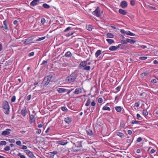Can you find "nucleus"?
Listing matches in <instances>:
<instances>
[{"label":"nucleus","instance_id":"1","mask_svg":"<svg viewBox=\"0 0 158 158\" xmlns=\"http://www.w3.org/2000/svg\"><path fill=\"white\" fill-rule=\"evenodd\" d=\"M77 70L75 71L69 76L66 79V81L68 82L71 83L75 81L77 76Z\"/></svg>","mask_w":158,"mask_h":158},{"label":"nucleus","instance_id":"2","mask_svg":"<svg viewBox=\"0 0 158 158\" xmlns=\"http://www.w3.org/2000/svg\"><path fill=\"white\" fill-rule=\"evenodd\" d=\"M2 107L3 109L6 110L5 113L7 114H9L10 113V107L8 102L6 101H5L3 102L2 105Z\"/></svg>","mask_w":158,"mask_h":158},{"label":"nucleus","instance_id":"3","mask_svg":"<svg viewBox=\"0 0 158 158\" xmlns=\"http://www.w3.org/2000/svg\"><path fill=\"white\" fill-rule=\"evenodd\" d=\"M74 29L73 28L71 27H68L64 30V32L68 33L65 35L68 37L73 35L75 33V31H73Z\"/></svg>","mask_w":158,"mask_h":158},{"label":"nucleus","instance_id":"4","mask_svg":"<svg viewBox=\"0 0 158 158\" xmlns=\"http://www.w3.org/2000/svg\"><path fill=\"white\" fill-rule=\"evenodd\" d=\"M92 14L97 17H99L101 14L100 8L98 7L95 10L92 12Z\"/></svg>","mask_w":158,"mask_h":158},{"label":"nucleus","instance_id":"5","mask_svg":"<svg viewBox=\"0 0 158 158\" xmlns=\"http://www.w3.org/2000/svg\"><path fill=\"white\" fill-rule=\"evenodd\" d=\"M24 152L30 158H34L35 157L34 156L33 153L29 150H25Z\"/></svg>","mask_w":158,"mask_h":158},{"label":"nucleus","instance_id":"6","mask_svg":"<svg viewBox=\"0 0 158 158\" xmlns=\"http://www.w3.org/2000/svg\"><path fill=\"white\" fill-rule=\"evenodd\" d=\"M120 32L121 33L126 34L127 35H130L131 36H134L135 35V34L132 32H131L130 31H128V32H127L125 31L123 29H121L120 30Z\"/></svg>","mask_w":158,"mask_h":158},{"label":"nucleus","instance_id":"7","mask_svg":"<svg viewBox=\"0 0 158 158\" xmlns=\"http://www.w3.org/2000/svg\"><path fill=\"white\" fill-rule=\"evenodd\" d=\"M11 131V130L10 129H7L5 131H2L1 134L2 135L6 136L10 134V131Z\"/></svg>","mask_w":158,"mask_h":158},{"label":"nucleus","instance_id":"8","mask_svg":"<svg viewBox=\"0 0 158 158\" xmlns=\"http://www.w3.org/2000/svg\"><path fill=\"white\" fill-rule=\"evenodd\" d=\"M48 79L47 78H46L44 77L42 83V85H43L44 86H46L49 83L48 81Z\"/></svg>","mask_w":158,"mask_h":158},{"label":"nucleus","instance_id":"9","mask_svg":"<svg viewBox=\"0 0 158 158\" xmlns=\"http://www.w3.org/2000/svg\"><path fill=\"white\" fill-rule=\"evenodd\" d=\"M120 6L122 8H125L127 6V2L126 1H123L121 2Z\"/></svg>","mask_w":158,"mask_h":158},{"label":"nucleus","instance_id":"10","mask_svg":"<svg viewBox=\"0 0 158 158\" xmlns=\"http://www.w3.org/2000/svg\"><path fill=\"white\" fill-rule=\"evenodd\" d=\"M27 111L26 109L25 108H24L21 111V114L23 116V117H24L26 116L27 114Z\"/></svg>","mask_w":158,"mask_h":158},{"label":"nucleus","instance_id":"11","mask_svg":"<svg viewBox=\"0 0 158 158\" xmlns=\"http://www.w3.org/2000/svg\"><path fill=\"white\" fill-rule=\"evenodd\" d=\"M33 40V38H28L26 39L25 41L24 42V44L25 45H27L29 44L30 42Z\"/></svg>","mask_w":158,"mask_h":158},{"label":"nucleus","instance_id":"12","mask_svg":"<svg viewBox=\"0 0 158 158\" xmlns=\"http://www.w3.org/2000/svg\"><path fill=\"white\" fill-rule=\"evenodd\" d=\"M82 141H79L76 143H74V144L75 145V146L77 148H80L82 147Z\"/></svg>","mask_w":158,"mask_h":158},{"label":"nucleus","instance_id":"13","mask_svg":"<svg viewBox=\"0 0 158 158\" xmlns=\"http://www.w3.org/2000/svg\"><path fill=\"white\" fill-rule=\"evenodd\" d=\"M65 122L68 124H69L72 122V118L70 117H67L64 118Z\"/></svg>","mask_w":158,"mask_h":158},{"label":"nucleus","instance_id":"14","mask_svg":"<svg viewBox=\"0 0 158 158\" xmlns=\"http://www.w3.org/2000/svg\"><path fill=\"white\" fill-rule=\"evenodd\" d=\"M35 121V116L33 115H31L30 116V122L31 124L33 122Z\"/></svg>","mask_w":158,"mask_h":158},{"label":"nucleus","instance_id":"15","mask_svg":"<svg viewBox=\"0 0 158 158\" xmlns=\"http://www.w3.org/2000/svg\"><path fill=\"white\" fill-rule=\"evenodd\" d=\"M39 0H34L30 3V5L31 6H34L37 4V2H39Z\"/></svg>","mask_w":158,"mask_h":158},{"label":"nucleus","instance_id":"16","mask_svg":"<svg viewBox=\"0 0 158 158\" xmlns=\"http://www.w3.org/2000/svg\"><path fill=\"white\" fill-rule=\"evenodd\" d=\"M81 88H77L75 89L74 93L75 94H78L81 93Z\"/></svg>","mask_w":158,"mask_h":158},{"label":"nucleus","instance_id":"17","mask_svg":"<svg viewBox=\"0 0 158 158\" xmlns=\"http://www.w3.org/2000/svg\"><path fill=\"white\" fill-rule=\"evenodd\" d=\"M67 90V89L62 88H58L57 89V91L59 93L64 92H66Z\"/></svg>","mask_w":158,"mask_h":158},{"label":"nucleus","instance_id":"18","mask_svg":"<svg viewBox=\"0 0 158 158\" xmlns=\"http://www.w3.org/2000/svg\"><path fill=\"white\" fill-rule=\"evenodd\" d=\"M118 12L119 13L123 15H125L127 13V12L126 11L121 9H120L119 10Z\"/></svg>","mask_w":158,"mask_h":158},{"label":"nucleus","instance_id":"19","mask_svg":"<svg viewBox=\"0 0 158 158\" xmlns=\"http://www.w3.org/2000/svg\"><path fill=\"white\" fill-rule=\"evenodd\" d=\"M79 151V150L76 149L75 147H72L71 148L69 149V152H70V151H72L73 152H77Z\"/></svg>","mask_w":158,"mask_h":158},{"label":"nucleus","instance_id":"20","mask_svg":"<svg viewBox=\"0 0 158 158\" xmlns=\"http://www.w3.org/2000/svg\"><path fill=\"white\" fill-rule=\"evenodd\" d=\"M101 54V51L99 50L96 51L95 53V56L97 58Z\"/></svg>","mask_w":158,"mask_h":158},{"label":"nucleus","instance_id":"21","mask_svg":"<svg viewBox=\"0 0 158 158\" xmlns=\"http://www.w3.org/2000/svg\"><path fill=\"white\" fill-rule=\"evenodd\" d=\"M72 56L71 52L70 51H68L65 54V56L67 57H70Z\"/></svg>","mask_w":158,"mask_h":158},{"label":"nucleus","instance_id":"22","mask_svg":"<svg viewBox=\"0 0 158 158\" xmlns=\"http://www.w3.org/2000/svg\"><path fill=\"white\" fill-rule=\"evenodd\" d=\"M86 65L85 64L84 62V61H81L80 64H79V69H81V67H85L86 66Z\"/></svg>","mask_w":158,"mask_h":158},{"label":"nucleus","instance_id":"23","mask_svg":"<svg viewBox=\"0 0 158 158\" xmlns=\"http://www.w3.org/2000/svg\"><path fill=\"white\" fill-rule=\"evenodd\" d=\"M106 40L107 41L108 43L110 44L114 43V40L112 39H106Z\"/></svg>","mask_w":158,"mask_h":158},{"label":"nucleus","instance_id":"24","mask_svg":"<svg viewBox=\"0 0 158 158\" xmlns=\"http://www.w3.org/2000/svg\"><path fill=\"white\" fill-rule=\"evenodd\" d=\"M117 48L116 47V46H110L109 48V49L110 51H114L116 50Z\"/></svg>","mask_w":158,"mask_h":158},{"label":"nucleus","instance_id":"25","mask_svg":"<svg viewBox=\"0 0 158 158\" xmlns=\"http://www.w3.org/2000/svg\"><path fill=\"white\" fill-rule=\"evenodd\" d=\"M115 109L118 112H120L122 110V107L120 106H116Z\"/></svg>","mask_w":158,"mask_h":158},{"label":"nucleus","instance_id":"26","mask_svg":"<svg viewBox=\"0 0 158 158\" xmlns=\"http://www.w3.org/2000/svg\"><path fill=\"white\" fill-rule=\"evenodd\" d=\"M117 135L121 138H123L125 136L124 134L123 133L121 132H117Z\"/></svg>","mask_w":158,"mask_h":158},{"label":"nucleus","instance_id":"27","mask_svg":"<svg viewBox=\"0 0 158 158\" xmlns=\"http://www.w3.org/2000/svg\"><path fill=\"white\" fill-rule=\"evenodd\" d=\"M86 131L88 135H91L94 134V133L93 132V131L90 129H89L88 130Z\"/></svg>","mask_w":158,"mask_h":158},{"label":"nucleus","instance_id":"28","mask_svg":"<svg viewBox=\"0 0 158 158\" xmlns=\"http://www.w3.org/2000/svg\"><path fill=\"white\" fill-rule=\"evenodd\" d=\"M86 28L89 31H91L93 27L92 25H89L88 26H86Z\"/></svg>","mask_w":158,"mask_h":158},{"label":"nucleus","instance_id":"29","mask_svg":"<svg viewBox=\"0 0 158 158\" xmlns=\"http://www.w3.org/2000/svg\"><path fill=\"white\" fill-rule=\"evenodd\" d=\"M61 110L64 112H67L68 111V109L65 106H62L61 107Z\"/></svg>","mask_w":158,"mask_h":158},{"label":"nucleus","instance_id":"30","mask_svg":"<svg viewBox=\"0 0 158 158\" xmlns=\"http://www.w3.org/2000/svg\"><path fill=\"white\" fill-rule=\"evenodd\" d=\"M107 37L110 38H113L114 35L113 34L111 33H108L106 35Z\"/></svg>","mask_w":158,"mask_h":158},{"label":"nucleus","instance_id":"31","mask_svg":"<svg viewBox=\"0 0 158 158\" xmlns=\"http://www.w3.org/2000/svg\"><path fill=\"white\" fill-rule=\"evenodd\" d=\"M52 77V75H50L46 77H45V78H47L48 79V81L49 82V83Z\"/></svg>","mask_w":158,"mask_h":158},{"label":"nucleus","instance_id":"32","mask_svg":"<svg viewBox=\"0 0 158 158\" xmlns=\"http://www.w3.org/2000/svg\"><path fill=\"white\" fill-rule=\"evenodd\" d=\"M102 110H107L110 111V107L106 106H105L102 108Z\"/></svg>","mask_w":158,"mask_h":158},{"label":"nucleus","instance_id":"33","mask_svg":"<svg viewBox=\"0 0 158 158\" xmlns=\"http://www.w3.org/2000/svg\"><path fill=\"white\" fill-rule=\"evenodd\" d=\"M91 103V100L90 98H89L87 101L86 103L85 104V106H88Z\"/></svg>","mask_w":158,"mask_h":158},{"label":"nucleus","instance_id":"34","mask_svg":"<svg viewBox=\"0 0 158 158\" xmlns=\"http://www.w3.org/2000/svg\"><path fill=\"white\" fill-rule=\"evenodd\" d=\"M43 6L45 8L48 9L50 8V6L46 3L44 4L43 5Z\"/></svg>","mask_w":158,"mask_h":158},{"label":"nucleus","instance_id":"35","mask_svg":"<svg viewBox=\"0 0 158 158\" xmlns=\"http://www.w3.org/2000/svg\"><path fill=\"white\" fill-rule=\"evenodd\" d=\"M143 114L144 115L146 116L148 115V113L146 110H143Z\"/></svg>","mask_w":158,"mask_h":158},{"label":"nucleus","instance_id":"36","mask_svg":"<svg viewBox=\"0 0 158 158\" xmlns=\"http://www.w3.org/2000/svg\"><path fill=\"white\" fill-rule=\"evenodd\" d=\"M3 23H4V25L5 26V27H4L5 28L6 30H8V27H7V22H6V20H5L4 21Z\"/></svg>","mask_w":158,"mask_h":158},{"label":"nucleus","instance_id":"37","mask_svg":"<svg viewBox=\"0 0 158 158\" xmlns=\"http://www.w3.org/2000/svg\"><path fill=\"white\" fill-rule=\"evenodd\" d=\"M17 155L20 156V158H26V157L24 155H22L21 153L20 152Z\"/></svg>","mask_w":158,"mask_h":158},{"label":"nucleus","instance_id":"38","mask_svg":"<svg viewBox=\"0 0 158 158\" xmlns=\"http://www.w3.org/2000/svg\"><path fill=\"white\" fill-rule=\"evenodd\" d=\"M7 143L5 141H2L0 142V146L2 145H5Z\"/></svg>","mask_w":158,"mask_h":158},{"label":"nucleus","instance_id":"39","mask_svg":"<svg viewBox=\"0 0 158 158\" xmlns=\"http://www.w3.org/2000/svg\"><path fill=\"white\" fill-rule=\"evenodd\" d=\"M90 69V66H86V65L84 67V69L86 70H89Z\"/></svg>","mask_w":158,"mask_h":158},{"label":"nucleus","instance_id":"40","mask_svg":"<svg viewBox=\"0 0 158 158\" xmlns=\"http://www.w3.org/2000/svg\"><path fill=\"white\" fill-rule=\"evenodd\" d=\"M10 148L8 146H6L4 148V150L6 151H8L10 150Z\"/></svg>","mask_w":158,"mask_h":158},{"label":"nucleus","instance_id":"41","mask_svg":"<svg viewBox=\"0 0 158 158\" xmlns=\"http://www.w3.org/2000/svg\"><path fill=\"white\" fill-rule=\"evenodd\" d=\"M147 57L146 56H141L139 58V59L141 60H144L147 59Z\"/></svg>","mask_w":158,"mask_h":158},{"label":"nucleus","instance_id":"42","mask_svg":"<svg viewBox=\"0 0 158 158\" xmlns=\"http://www.w3.org/2000/svg\"><path fill=\"white\" fill-rule=\"evenodd\" d=\"M140 122L139 121H137L136 120H133L132 121L131 123L133 124L139 123Z\"/></svg>","mask_w":158,"mask_h":158},{"label":"nucleus","instance_id":"43","mask_svg":"<svg viewBox=\"0 0 158 158\" xmlns=\"http://www.w3.org/2000/svg\"><path fill=\"white\" fill-rule=\"evenodd\" d=\"M16 100V97L15 96H13L12 97L11 99V101L12 102H15Z\"/></svg>","mask_w":158,"mask_h":158},{"label":"nucleus","instance_id":"44","mask_svg":"<svg viewBox=\"0 0 158 158\" xmlns=\"http://www.w3.org/2000/svg\"><path fill=\"white\" fill-rule=\"evenodd\" d=\"M60 144L62 145H64L66 144L67 143V142H64V141H60Z\"/></svg>","mask_w":158,"mask_h":158},{"label":"nucleus","instance_id":"45","mask_svg":"<svg viewBox=\"0 0 158 158\" xmlns=\"http://www.w3.org/2000/svg\"><path fill=\"white\" fill-rule=\"evenodd\" d=\"M8 140L10 143H14L15 142V140L14 139H9Z\"/></svg>","mask_w":158,"mask_h":158},{"label":"nucleus","instance_id":"46","mask_svg":"<svg viewBox=\"0 0 158 158\" xmlns=\"http://www.w3.org/2000/svg\"><path fill=\"white\" fill-rule=\"evenodd\" d=\"M41 22L43 24H44L45 22V19L44 18H42L41 20Z\"/></svg>","mask_w":158,"mask_h":158},{"label":"nucleus","instance_id":"47","mask_svg":"<svg viewBox=\"0 0 158 158\" xmlns=\"http://www.w3.org/2000/svg\"><path fill=\"white\" fill-rule=\"evenodd\" d=\"M148 74V73L147 72H144L141 74L142 76L143 77L146 76Z\"/></svg>","mask_w":158,"mask_h":158},{"label":"nucleus","instance_id":"48","mask_svg":"<svg viewBox=\"0 0 158 158\" xmlns=\"http://www.w3.org/2000/svg\"><path fill=\"white\" fill-rule=\"evenodd\" d=\"M45 37H42L41 38H39L36 40V41H40L44 39H45Z\"/></svg>","mask_w":158,"mask_h":158},{"label":"nucleus","instance_id":"49","mask_svg":"<svg viewBox=\"0 0 158 158\" xmlns=\"http://www.w3.org/2000/svg\"><path fill=\"white\" fill-rule=\"evenodd\" d=\"M16 144L19 146L21 145V143L20 141H18L16 142Z\"/></svg>","mask_w":158,"mask_h":158},{"label":"nucleus","instance_id":"50","mask_svg":"<svg viewBox=\"0 0 158 158\" xmlns=\"http://www.w3.org/2000/svg\"><path fill=\"white\" fill-rule=\"evenodd\" d=\"M131 4L132 6H134L135 5V2L134 0H132L131 1Z\"/></svg>","mask_w":158,"mask_h":158},{"label":"nucleus","instance_id":"51","mask_svg":"<svg viewBox=\"0 0 158 158\" xmlns=\"http://www.w3.org/2000/svg\"><path fill=\"white\" fill-rule=\"evenodd\" d=\"M31 95H29L27 97L26 99L27 101H29L31 99Z\"/></svg>","mask_w":158,"mask_h":158},{"label":"nucleus","instance_id":"52","mask_svg":"<svg viewBox=\"0 0 158 158\" xmlns=\"http://www.w3.org/2000/svg\"><path fill=\"white\" fill-rule=\"evenodd\" d=\"M139 102H136L135 103V106L137 107H138L139 106Z\"/></svg>","mask_w":158,"mask_h":158},{"label":"nucleus","instance_id":"53","mask_svg":"<svg viewBox=\"0 0 158 158\" xmlns=\"http://www.w3.org/2000/svg\"><path fill=\"white\" fill-rule=\"evenodd\" d=\"M34 54V53L33 52H31L29 53L28 55L29 56H33Z\"/></svg>","mask_w":158,"mask_h":158},{"label":"nucleus","instance_id":"54","mask_svg":"<svg viewBox=\"0 0 158 158\" xmlns=\"http://www.w3.org/2000/svg\"><path fill=\"white\" fill-rule=\"evenodd\" d=\"M103 101L102 99V98H100L98 100V102L99 103H101Z\"/></svg>","mask_w":158,"mask_h":158},{"label":"nucleus","instance_id":"55","mask_svg":"<svg viewBox=\"0 0 158 158\" xmlns=\"http://www.w3.org/2000/svg\"><path fill=\"white\" fill-rule=\"evenodd\" d=\"M142 140V138L140 137H139L137 139V141L138 142H140Z\"/></svg>","mask_w":158,"mask_h":158},{"label":"nucleus","instance_id":"56","mask_svg":"<svg viewBox=\"0 0 158 158\" xmlns=\"http://www.w3.org/2000/svg\"><path fill=\"white\" fill-rule=\"evenodd\" d=\"M41 132V130L40 129H38L36 131V133L39 134H40Z\"/></svg>","mask_w":158,"mask_h":158},{"label":"nucleus","instance_id":"57","mask_svg":"<svg viewBox=\"0 0 158 158\" xmlns=\"http://www.w3.org/2000/svg\"><path fill=\"white\" fill-rule=\"evenodd\" d=\"M52 154H53V156H54L55 155L57 154L58 153V152L56 151H54L52 152H51Z\"/></svg>","mask_w":158,"mask_h":158},{"label":"nucleus","instance_id":"58","mask_svg":"<svg viewBox=\"0 0 158 158\" xmlns=\"http://www.w3.org/2000/svg\"><path fill=\"white\" fill-rule=\"evenodd\" d=\"M121 43L123 44H126L127 43L126 40H122Z\"/></svg>","mask_w":158,"mask_h":158},{"label":"nucleus","instance_id":"59","mask_svg":"<svg viewBox=\"0 0 158 158\" xmlns=\"http://www.w3.org/2000/svg\"><path fill=\"white\" fill-rule=\"evenodd\" d=\"M151 82L152 83H156L157 82V81H156V79H153L151 81Z\"/></svg>","mask_w":158,"mask_h":158},{"label":"nucleus","instance_id":"60","mask_svg":"<svg viewBox=\"0 0 158 158\" xmlns=\"http://www.w3.org/2000/svg\"><path fill=\"white\" fill-rule=\"evenodd\" d=\"M48 62V61L47 60H44L43 61L42 63V64H41V65H43V64H46V63H47Z\"/></svg>","mask_w":158,"mask_h":158},{"label":"nucleus","instance_id":"61","mask_svg":"<svg viewBox=\"0 0 158 158\" xmlns=\"http://www.w3.org/2000/svg\"><path fill=\"white\" fill-rule=\"evenodd\" d=\"M130 42H130V43L132 44L135 43L136 42V41L135 40H131Z\"/></svg>","mask_w":158,"mask_h":158},{"label":"nucleus","instance_id":"62","mask_svg":"<svg viewBox=\"0 0 158 158\" xmlns=\"http://www.w3.org/2000/svg\"><path fill=\"white\" fill-rule=\"evenodd\" d=\"M96 103L94 101H93L91 102V105L92 106H94L95 105Z\"/></svg>","mask_w":158,"mask_h":158},{"label":"nucleus","instance_id":"63","mask_svg":"<svg viewBox=\"0 0 158 158\" xmlns=\"http://www.w3.org/2000/svg\"><path fill=\"white\" fill-rule=\"evenodd\" d=\"M27 148V147L26 146L23 145L22 147V149L25 150Z\"/></svg>","mask_w":158,"mask_h":158},{"label":"nucleus","instance_id":"64","mask_svg":"<svg viewBox=\"0 0 158 158\" xmlns=\"http://www.w3.org/2000/svg\"><path fill=\"white\" fill-rule=\"evenodd\" d=\"M153 63L154 64H158V61L156 60H155L154 61Z\"/></svg>","mask_w":158,"mask_h":158}]
</instances>
